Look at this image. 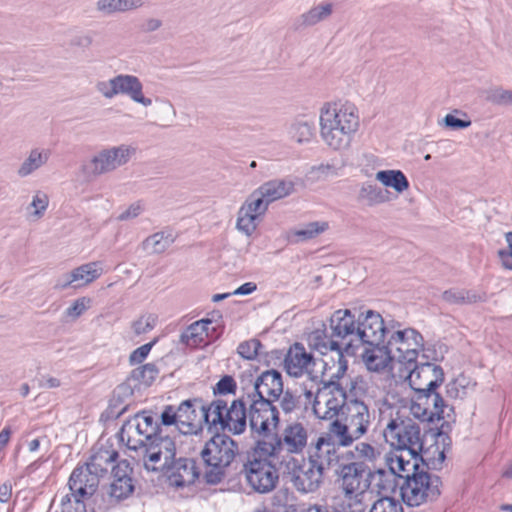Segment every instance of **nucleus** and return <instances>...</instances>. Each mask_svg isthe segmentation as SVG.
Here are the masks:
<instances>
[{
    "label": "nucleus",
    "mask_w": 512,
    "mask_h": 512,
    "mask_svg": "<svg viewBox=\"0 0 512 512\" xmlns=\"http://www.w3.org/2000/svg\"><path fill=\"white\" fill-rule=\"evenodd\" d=\"M407 369H410L407 376L409 385L418 394V401H424L423 404L427 406L420 412L422 403H417L412 406V413L422 421H433L434 417L446 423L453 420V407L435 392L444 381L443 369L436 363L417 360Z\"/></svg>",
    "instance_id": "obj_1"
},
{
    "label": "nucleus",
    "mask_w": 512,
    "mask_h": 512,
    "mask_svg": "<svg viewBox=\"0 0 512 512\" xmlns=\"http://www.w3.org/2000/svg\"><path fill=\"white\" fill-rule=\"evenodd\" d=\"M379 425L387 444L394 450L406 451L407 456L431 460L430 449H424V434L417 421L396 406L384 404L380 408Z\"/></svg>",
    "instance_id": "obj_2"
},
{
    "label": "nucleus",
    "mask_w": 512,
    "mask_h": 512,
    "mask_svg": "<svg viewBox=\"0 0 512 512\" xmlns=\"http://www.w3.org/2000/svg\"><path fill=\"white\" fill-rule=\"evenodd\" d=\"M360 126L358 108L351 102H326L319 110V133L332 151L350 149Z\"/></svg>",
    "instance_id": "obj_3"
},
{
    "label": "nucleus",
    "mask_w": 512,
    "mask_h": 512,
    "mask_svg": "<svg viewBox=\"0 0 512 512\" xmlns=\"http://www.w3.org/2000/svg\"><path fill=\"white\" fill-rule=\"evenodd\" d=\"M117 458L118 452L112 447H94L85 464L76 466L72 471L68 481L70 494L62 498V505L70 503L71 498L77 505H83L95 494L100 480Z\"/></svg>",
    "instance_id": "obj_4"
},
{
    "label": "nucleus",
    "mask_w": 512,
    "mask_h": 512,
    "mask_svg": "<svg viewBox=\"0 0 512 512\" xmlns=\"http://www.w3.org/2000/svg\"><path fill=\"white\" fill-rule=\"evenodd\" d=\"M199 456L205 467V481L218 484L225 478L227 469L237 467L244 455L230 436L217 433L202 445Z\"/></svg>",
    "instance_id": "obj_5"
},
{
    "label": "nucleus",
    "mask_w": 512,
    "mask_h": 512,
    "mask_svg": "<svg viewBox=\"0 0 512 512\" xmlns=\"http://www.w3.org/2000/svg\"><path fill=\"white\" fill-rule=\"evenodd\" d=\"M342 415V420H333L329 427L338 438V445L349 447L367 434L372 423V415L368 405L358 398L348 400Z\"/></svg>",
    "instance_id": "obj_6"
},
{
    "label": "nucleus",
    "mask_w": 512,
    "mask_h": 512,
    "mask_svg": "<svg viewBox=\"0 0 512 512\" xmlns=\"http://www.w3.org/2000/svg\"><path fill=\"white\" fill-rule=\"evenodd\" d=\"M339 467L337 474L345 498L349 501V506L355 505L352 512H363V500L373 481V471L363 462H350Z\"/></svg>",
    "instance_id": "obj_7"
},
{
    "label": "nucleus",
    "mask_w": 512,
    "mask_h": 512,
    "mask_svg": "<svg viewBox=\"0 0 512 512\" xmlns=\"http://www.w3.org/2000/svg\"><path fill=\"white\" fill-rule=\"evenodd\" d=\"M441 485L440 477L424 468L406 474L405 480L400 484L402 501L409 507L434 501L441 494Z\"/></svg>",
    "instance_id": "obj_8"
},
{
    "label": "nucleus",
    "mask_w": 512,
    "mask_h": 512,
    "mask_svg": "<svg viewBox=\"0 0 512 512\" xmlns=\"http://www.w3.org/2000/svg\"><path fill=\"white\" fill-rule=\"evenodd\" d=\"M335 371L330 374L328 381L318 388L315 395L311 391H306L308 399L313 398V413L319 419L330 420L338 416L340 411L345 410L346 403L353 397L348 396L345 390L337 382L341 377H336Z\"/></svg>",
    "instance_id": "obj_9"
},
{
    "label": "nucleus",
    "mask_w": 512,
    "mask_h": 512,
    "mask_svg": "<svg viewBox=\"0 0 512 512\" xmlns=\"http://www.w3.org/2000/svg\"><path fill=\"white\" fill-rule=\"evenodd\" d=\"M135 153L136 148L127 144L107 147L84 161L80 170L85 178L96 179L126 165Z\"/></svg>",
    "instance_id": "obj_10"
},
{
    "label": "nucleus",
    "mask_w": 512,
    "mask_h": 512,
    "mask_svg": "<svg viewBox=\"0 0 512 512\" xmlns=\"http://www.w3.org/2000/svg\"><path fill=\"white\" fill-rule=\"evenodd\" d=\"M162 429L150 413L143 411L124 422L119 438L128 449L142 453L145 446H148Z\"/></svg>",
    "instance_id": "obj_11"
},
{
    "label": "nucleus",
    "mask_w": 512,
    "mask_h": 512,
    "mask_svg": "<svg viewBox=\"0 0 512 512\" xmlns=\"http://www.w3.org/2000/svg\"><path fill=\"white\" fill-rule=\"evenodd\" d=\"M95 89L108 100L122 95L145 108L152 106L153 103L150 97L145 96L142 81L132 74H117L108 80H99L95 84Z\"/></svg>",
    "instance_id": "obj_12"
},
{
    "label": "nucleus",
    "mask_w": 512,
    "mask_h": 512,
    "mask_svg": "<svg viewBox=\"0 0 512 512\" xmlns=\"http://www.w3.org/2000/svg\"><path fill=\"white\" fill-rule=\"evenodd\" d=\"M387 337V349L395 361L409 367L416 362L424 341L417 330L401 328V324L396 323L388 329Z\"/></svg>",
    "instance_id": "obj_13"
},
{
    "label": "nucleus",
    "mask_w": 512,
    "mask_h": 512,
    "mask_svg": "<svg viewBox=\"0 0 512 512\" xmlns=\"http://www.w3.org/2000/svg\"><path fill=\"white\" fill-rule=\"evenodd\" d=\"M179 437V434L166 433V428L160 430L153 441L145 446V450L141 454L145 469L152 472L167 470L176 459L177 438Z\"/></svg>",
    "instance_id": "obj_14"
},
{
    "label": "nucleus",
    "mask_w": 512,
    "mask_h": 512,
    "mask_svg": "<svg viewBox=\"0 0 512 512\" xmlns=\"http://www.w3.org/2000/svg\"><path fill=\"white\" fill-rule=\"evenodd\" d=\"M245 395L248 401L249 427L258 437L269 436L280 422L279 411L269 399Z\"/></svg>",
    "instance_id": "obj_15"
},
{
    "label": "nucleus",
    "mask_w": 512,
    "mask_h": 512,
    "mask_svg": "<svg viewBox=\"0 0 512 512\" xmlns=\"http://www.w3.org/2000/svg\"><path fill=\"white\" fill-rule=\"evenodd\" d=\"M309 346L317 350L320 354L326 355L328 352L335 354L331 360L333 365L330 366L327 360H322L325 373L335 370L336 377H342L347 370V361L343 355L345 350L339 341V338L334 337L333 331L324 326L323 329H316L308 336Z\"/></svg>",
    "instance_id": "obj_16"
},
{
    "label": "nucleus",
    "mask_w": 512,
    "mask_h": 512,
    "mask_svg": "<svg viewBox=\"0 0 512 512\" xmlns=\"http://www.w3.org/2000/svg\"><path fill=\"white\" fill-rule=\"evenodd\" d=\"M240 464L247 482L256 492L267 493L276 487L279 476L271 460L243 456Z\"/></svg>",
    "instance_id": "obj_17"
},
{
    "label": "nucleus",
    "mask_w": 512,
    "mask_h": 512,
    "mask_svg": "<svg viewBox=\"0 0 512 512\" xmlns=\"http://www.w3.org/2000/svg\"><path fill=\"white\" fill-rule=\"evenodd\" d=\"M132 471L133 469L127 460H121L112 467V481L107 491L108 502L99 506L100 510H107L132 495L135 489L134 480L131 476Z\"/></svg>",
    "instance_id": "obj_18"
},
{
    "label": "nucleus",
    "mask_w": 512,
    "mask_h": 512,
    "mask_svg": "<svg viewBox=\"0 0 512 512\" xmlns=\"http://www.w3.org/2000/svg\"><path fill=\"white\" fill-rule=\"evenodd\" d=\"M390 327H385L382 316L368 310L360 313L357 318L356 340L357 348L364 345H380Z\"/></svg>",
    "instance_id": "obj_19"
},
{
    "label": "nucleus",
    "mask_w": 512,
    "mask_h": 512,
    "mask_svg": "<svg viewBox=\"0 0 512 512\" xmlns=\"http://www.w3.org/2000/svg\"><path fill=\"white\" fill-rule=\"evenodd\" d=\"M287 467L291 468L292 482L300 492H314L322 483L324 471L310 458L302 459L301 463L295 458H291L287 462Z\"/></svg>",
    "instance_id": "obj_20"
},
{
    "label": "nucleus",
    "mask_w": 512,
    "mask_h": 512,
    "mask_svg": "<svg viewBox=\"0 0 512 512\" xmlns=\"http://www.w3.org/2000/svg\"><path fill=\"white\" fill-rule=\"evenodd\" d=\"M340 447L338 438L333 435L331 428L328 426L327 431L317 439L309 458L324 471L339 463Z\"/></svg>",
    "instance_id": "obj_21"
},
{
    "label": "nucleus",
    "mask_w": 512,
    "mask_h": 512,
    "mask_svg": "<svg viewBox=\"0 0 512 512\" xmlns=\"http://www.w3.org/2000/svg\"><path fill=\"white\" fill-rule=\"evenodd\" d=\"M329 326L334 337L339 338L345 351L357 348V319L349 309L335 311L330 317Z\"/></svg>",
    "instance_id": "obj_22"
},
{
    "label": "nucleus",
    "mask_w": 512,
    "mask_h": 512,
    "mask_svg": "<svg viewBox=\"0 0 512 512\" xmlns=\"http://www.w3.org/2000/svg\"><path fill=\"white\" fill-rule=\"evenodd\" d=\"M202 407L201 398L187 399L179 404L178 430L181 434L191 437L202 430Z\"/></svg>",
    "instance_id": "obj_23"
},
{
    "label": "nucleus",
    "mask_w": 512,
    "mask_h": 512,
    "mask_svg": "<svg viewBox=\"0 0 512 512\" xmlns=\"http://www.w3.org/2000/svg\"><path fill=\"white\" fill-rule=\"evenodd\" d=\"M284 386L282 374L275 370H266L262 372L253 381L250 388L245 389V395L257 398V394L271 402L276 401L283 394Z\"/></svg>",
    "instance_id": "obj_24"
},
{
    "label": "nucleus",
    "mask_w": 512,
    "mask_h": 512,
    "mask_svg": "<svg viewBox=\"0 0 512 512\" xmlns=\"http://www.w3.org/2000/svg\"><path fill=\"white\" fill-rule=\"evenodd\" d=\"M102 273L101 262H89L61 275L55 283V288L59 290H65L69 287L80 288L98 279Z\"/></svg>",
    "instance_id": "obj_25"
},
{
    "label": "nucleus",
    "mask_w": 512,
    "mask_h": 512,
    "mask_svg": "<svg viewBox=\"0 0 512 512\" xmlns=\"http://www.w3.org/2000/svg\"><path fill=\"white\" fill-rule=\"evenodd\" d=\"M315 366V358L300 343L291 346L284 359V369L292 377L312 374Z\"/></svg>",
    "instance_id": "obj_26"
},
{
    "label": "nucleus",
    "mask_w": 512,
    "mask_h": 512,
    "mask_svg": "<svg viewBox=\"0 0 512 512\" xmlns=\"http://www.w3.org/2000/svg\"><path fill=\"white\" fill-rule=\"evenodd\" d=\"M308 442V429L300 422L287 424L282 433L278 435V444L283 451L289 454H300L304 451Z\"/></svg>",
    "instance_id": "obj_27"
},
{
    "label": "nucleus",
    "mask_w": 512,
    "mask_h": 512,
    "mask_svg": "<svg viewBox=\"0 0 512 512\" xmlns=\"http://www.w3.org/2000/svg\"><path fill=\"white\" fill-rule=\"evenodd\" d=\"M224 416L223 431H228L234 435H240L245 432L247 420H249L248 401L245 399V391L239 398L234 399L229 407L227 406Z\"/></svg>",
    "instance_id": "obj_28"
},
{
    "label": "nucleus",
    "mask_w": 512,
    "mask_h": 512,
    "mask_svg": "<svg viewBox=\"0 0 512 512\" xmlns=\"http://www.w3.org/2000/svg\"><path fill=\"white\" fill-rule=\"evenodd\" d=\"M163 473L168 474L170 484L175 487L191 485L200 475L196 462L183 457L176 458Z\"/></svg>",
    "instance_id": "obj_29"
},
{
    "label": "nucleus",
    "mask_w": 512,
    "mask_h": 512,
    "mask_svg": "<svg viewBox=\"0 0 512 512\" xmlns=\"http://www.w3.org/2000/svg\"><path fill=\"white\" fill-rule=\"evenodd\" d=\"M406 451L394 450L386 455V464L390 470L389 477H399L405 480L406 474H412V472L420 471L422 468L418 465V458H406L404 455Z\"/></svg>",
    "instance_id": "obj_30"
},
{
    "label": "nucleus",
    "mask_w": 512,
    "mask_h": 512,
    "mask_svg": "<svg viewBox=\"0 0 512 512\" xmlns=\"http://www.w3.org/2000/svg\"><path fill=\"white\" fill-rule=\"evenodd\" d=\"M212 324V320L210 319H201L193 322L181 334V343L189 347H198L202 344H206L207 338L215 330Z\"/></svg>",
    "instance_id": "obj_31"
},
{
    "label": "nucleus",
    "mask_w": 512,
    "mask_h": 512,
    "mask_svg": "<svg viewBox=\"0 0 512 512\" xmlns=\"http://www.w3.org/2000/svg\"><path fill=\"white\" fill-rule=\"evenodd\" d=\"M226 408L227 402L222 399L213 400L209 404H205L203 401L202 425H207L209 430L223 431Z\"/></svg>",
    "instance_id": "obj_32"
},
{
    "label": "nucleus",
    "mask_w": 512,
    "mask_h": 512,
    "mask_svg": "<svg viewBox=\"0 0 512 512\" xmlns=\"http://www.w3.org/2000/svg\"><path fill=\"white\" fill-rule=\"evenodd\" d=\"M51 150L48 148H32L23 162L17 169L20 178H26L45 166L51 157Z\"/></svg>",
    "instance_id": "obj_33"
},
{
    "label": "nucleus",
    "mask_w": 512,
    "mask_h": 512,
    "mask_svg": "<svg viewBox=\"0 0 512 512\" xmlns=\"http://www.w3.org/2000/svg\"><path fill=\"white\" fill-rule=\"evenodd\" d=\"M258 190L270 204L291 195L294 192V182L288 179H273L263 183Z\"/></svg>",
    "instance_id": "obj_34"
},
{
    "label": "nucleus",
    "mask_w": 512,
    "mask_h": 512,
    "mask_svg": "<svg viewBox=\"0 0 512 512\" xmlns=\"http://www.w3.org/2000/svg\"><path fill=\"white\" fill-rule=\"evenodd\" d=\"M363 353V360L370 371L379 372L384 370L390 362L395 361L389 353L387 345H370Z\"/></svg>",
    "instance_id": "obj_35"
},
{
    "label": "nucleus",
    "mask_w": 512,
    "mask_h": 512,
    "mask_svg": "<svg viewBox=\"0 0 512 512\" xmlns=\"http://www.w3.org/2000/svg\"><path fill=\"white\" fill-rule=\"evenodd\" d=\"M147 0H98L96 10L106 16L136 10L142 7Z\"/></svg>",
    "instance_id": "obj_36"
},
{
    "label": "nucleus",
    "mask_w": 512,
    "mask_h": 512,
    "mask_svg": "<svg viewBox=\"0 0 512 512\" xmlns=\"http://www.w3.org/2000/svg\"><path fill=\"white\" fill-rule=\"evenodd\" d=\"M277 444V434H275L270 440H258L252 451L248 452L244 457L269 459L272 461L273 458L279 457V455L283 451L282 446Z\"/></svg>",
    "instance_id": "obj_37"
},
{
    "label": "nucleus",
    "mask_w": 512,
    "mask_h": 512,
    "mask_svg": "<svg viewBox=\"0 0 512 512\" xmlns=\"http://www.w3.org/2000/svg\"><path fill=\"white\" fill-rule=\"evenodd\" d=\"M375 179L399 194H402L410 186L407 177L401 170H380L375 174Z\"/></svg>",
    "instance_id": "obj_38"
},
{
    "label": "nucleus",
    "mask_w": 512,
    "mask_h": 512,
    "mask_svg": "<svg viewBox=\"0 0 512 512\" xmlns=\"http://www.w3.org/2000/svg\"><path fill=\"white\" fill-rule=\"evenodd\" d=\"M391 193L375 184L365 183L359 190V200L369 207L381 205L390 201Z\"/></svg>",
    "instance_id": "obj_39"
},
{
    "label": "nucleus",
    "mask_w": 512,
    "mask_h": 512,
    "mask_svg": "<svg viewBox=\"0 0 512 512\" xmlns=\"http://www.w3.org/2000/svg\"><path fill=\"white\" fill-rule=\"evenodd\" d=\"M334 5L329 2H321L311 7L299 17L301 26L311 27L327 20L333 13Z\"/></svg>",
    "instance_id": "obj_40"
},
{
    "label": "nucleus",
    "mask_w": 512,
    "mask_h": 512,
    "mask_svg": "<svg viewBox=\"0 0 512 512\" xmlns=\"http://www.w3.org/2000/svg\"><path fill=\"white\" fill-rule=\"evenodd\" d=\"M476 383L469 377L460 374L446 386L448 397L453 399H464L470 392L474 391Z\"/></svg>",
    "instance_id": "obj_41"
},
{
    "label": "nucleus",
    "mask_w": 512,
    "mask_h": 512,
    "mask_svg": "<svg viewBox=\"0 0 512 512\" xmlns=\"http://www.w3.org/2000/svg\"><path fill=\"white\" fill-rule=\"evenodd\" d=\"M442 299L451 305H465L481 301L482 297L472 290L453 288L444 291Z\"/></svg>",
    "instance_id": "obj_42"
},
{
    "label": "nucleus",
    "mask_w": 512,
    "mask_h": 512,
    "mask_svg": "<svg viewBox=\"0 0 512 512\" xmlns=\"http://www.w3.org/2000/svg\"><path fill=\"white\" fill-rule=\"evenodd\" d=\"M175 241V237L170 232H157L145 239L143 248L150 253H163Z\"/></svg>",
    "instance_id": "obj_43"
},
{
    "label": "nucleus",
    "mask_w": 512,
    "mask_h": 512,
    "mask_svg": "<svg viewBox=\"0 0 512 512\" xmlns=\"http://www.w3.org/2000/svg\"><path fill=\"white\" fill-rule=\"evenodd\" d=\"M328 227L329 225L325 221L309 222L293 230L292 235L296 237V241H307L325 232Z\"/></svg>",
    "instance_id": "obj_44"
},
{
    "label": "nucleus",
    "mask_w": 512,
    "mask_h": 512,
    "mask_svg": "<svg viewBox=\"0 0 512 512\" xmlns=\"http://www.w3.org/2000/svg\"><path fill=\"white\" fill-rule=\"evenodd\" d=\"M355 461L364 464L374 463L380 457V451L367 442H359L354 447Z\"/></svg>",
    "instance_id": "obj_45"
},
{
    "label": "nucleus",
    "mask_w": 512,
    "mask_h": 512,
    "mask_svg": "<svg viewBox=\"0 0 512 512\" xmlns=\"http://www.w3.org/2000/svg\"><path fill=\"white\" fill-rule=\"evenodd\" d=\"M289 133L297 143H308L314 135V127L306 121H297L291 125Z\"/></svg>",
    "instance_id": "obj_46"
},
{
    "label": "nucleus",
    "mask_w": 512,
    "mask_h": 512,
    "mask_svg": "<svg viewBox=\"0 0 512 512\" xmlns=\"http://www.w3.org/2000/svg\"><path fill=\"white\" fill-rule=\"evenodd\" d=\"M269 203L256 189L243 203L242 207L257 217L264 215Z\"/></svg>",
    "instance_id": "obj_47"
},
{
    "label": "nucleus",
    "mask_w": 512,
    "mask_h": 512,
    "mask_svg": "<svg viewBox=\"0 0 512 512\" xmlns=\"http://www.w3.org/2000/svg\"><path fill=\"white\" fill-rule=\"evenodd\" d=\"M257 219L256 215L249 213L241 206L238 211L236 228L245 235L250 236L257 228Z\"/></svg>",
    "instance_id": "obj_48"
},
{
    "label": "nucleus",
    "mask_w": 512,
    "mask_h": 512,
    "mask_svg": "<svg viewBox=\"0 0 512 512\" xmlns=\"http://www.w3.org/2000/svg\"><path fill=\"white\" fill-rule=\"evenodd\" d=\"M49 205V197L48 195L41 190H38L34 193L32 197V201L28 206V209H33L31 212V217L34 220L41 219Z\"/></svg>",
    "instance_id": "obj_49"
},
{
    "label": "nucleus",
    "mask_w": 512,
    "mask_h": 512,
    "mask_svg": "<svg viewBox=\"0 0 512 512\" xmlns=\"http://www.w3.org/2000/svg\"><path fill=\"white\" fill-rule=\"evenodd\" d=\"M157 320L158 317L155 314H143L131 323V329L136 336L146 334L156 326Z\"/></svg>",
    "instance_id": "obj_50"
},
{
    "label": "nucleus",
    "mask_w": 512,
    "mask_h": 512,
    "mask_svg": "<svg viewBox=\"0 0 512 512\" xmlns=\"http://www.w3.org/2000/svg\"><path fill=\"white\" fill-rule=\"evenodd\" d=\"M443 123L446 127L452 130H461L470 127L472 122L466 113L460 110H455L454 114H447L444 117Z\"/></svg>",
    "instance_id": "obj_51"
},
{
    "label": "nucleus",
    "mask_w": 512,
    "mask_h": 512,
    "mask_svg": "<svg viewBox=\"0 0 512 512\" xmlns=\"http://www.w3.org/2000/svg\"><path fill=\"white\" fill-rule=\"evenodd\" d=\"M158 369L155 364L147 363L132 372V377L144 385H150L157 377Z\"/></svg>",
    "instance_id": "obj_52"
},
{
    "label": "nucleus",
    "mask_w": 512,
    "mask_h": 512,
    "mask_svg": "<svg viewBox=\"0 0 512 512\" xmlns=\"http://www.w3.org/2000/svg\"><path fill=\"white\" fill-rule=\"evenodd\" d=\"M369 512H403V507L397 499L385 496L376 500Z\"/></svg>",
    "instance_id": "obj_53"
},
{
    "label": "nucleus",
    "mask_w": 512,
    "mask_h": 512,
    "mask_svg": "<svg viewBox=\"0 0 512 512\" xmlns=\"http://www.w3.org/2000/svg\"><path fill=\"white\" fill-rule=\"evenodd\" d=\"M390 471L386 472L383 469L373 471V480H377L376 486L379 492H389L394 490L398 483L395 482L396 476L389 477Z\"/></svg>",
    "instance_id": "obj_54"
},
{
    "label": "nucleus",
    "mask_w": 512,
    "mask_h": 512,
    "mask_svg": "<svg viewBox=\"0 0 512 512\" xmlns=\"http://www.w3.org/2000/svg\"><path fill=\"white\" fill-rule=\"evenodd\" d=\"M91 305L89 297H81L75 300L71 306L65 310V316L74 321L79 318Z\"/></svg>",
    "instance_id": "obj_55"
},
{
    "label": "nucleus",
    "mask_w": 512,
    "mask_h": 512,
    "mask_svg": "<svg viewBox=\"0 0 512 512\" xmlns=\"http://www.w3.org/2000/svg\"><path fill=\"white\" fill-rule=\"evenodd\" d=\"M262 344L257 339H251L239 344L237 351L241 357L247 360L255 359L259 353Z\"/></svg>",
    "instance_id": "obj_56"
},
{
    "label": "nucleus",
    "mask_w": 512,
    "mask_h": 512,
    "mask_svg": "<svg viewBox=\"0 0 512 512\" xmlns=\"http://www.w3.org/2000/svg\"><path fill=\"white\" fill-rule=\"evenodd\" d=\"M279 406L285 414H290L299 408V397L290 390H283V394L277 399Z\"/></svg>",
    "instance_id": "obj_57"
},
{
    "label": "nucleus",
    "mask_w": 512,
    "mask_h": 512,
    "mask_svg": "<svg viewBox=\"0 0 512 512\" xmlns=\"http://www.w3.org/2000/svg\"><path fill=\"white\" fill-rule=\"evenodd\" d=\"M162 428H166V433H169V428L175 425L178 429V410L172 405H168L164 408L161 413V424Z\"/></svg>",
    "instance_id": "obj_58"
},
{
    "label": "nucleus",
    "mask_w": 512,
    "mask_h": 512,
    "mask_svg": "<svg viewBox=\"0 0 512 512\" xmlns=\"http://www.w3.org/2000/svg\"><path fill=\"white\" fill-rule=\"evenodd\" d=\"M236 388L237 384L234 378L230 375H225L217 382L214 392L220 395L235 394Z\"/></svg>",
    "instance_id": "obj_59"
},
{
    "label": "nucleus",
    "mask_w": 512,
    "mask_h": 512,
    "mask_svg": "<svg viewBox=\"0 0 512 512\" xmlns=\"http://www.w3.org/2000/svg\"><path fill=\"white\" fill-rule=\"evenodd\" d=\"M156 342H157V339H154L153 341H151L147 344H144V345L138 347L137 349H135L130 354V357H129L130 363L131 364L142 363L145 360V358L148 356L150 350L152 349V347L155 345Z\"/></svg>",
    "instance_id": "obj_60"
},
{
    "label": "nucleus",
    "mask_w": 512,
    "mask_h": 512,
    "mask_svg": "<svg viewBox=\"0 0 512 512\" xmlns=\"http://www.w3.org/2000/svg\"><path fill=\"white\" fill-rule=\"evenodd\" d=\"M489 99L497 105L512 106V90L495 89Z\"/></svg>",
    "instance_id": "obj_61"
},
{
    "label": "nucleus",
    "mask_w": 512,
    "mask_h": 512,
    "mask_svg": "<svg viewBox=\"0 0 512 512\" xmlns=\"http://www.w3.org/2000/svg\"><path fill=\"white\" fill-rule=\"evenodd\" d=\"M143 208L140 203L130 205L124 212L119 215V220H128L137 217L142 212Z\"/></svg>",
    "instance_id": "obj_62"
},
{
    "label": "nucleus",
    "mask_w": 512,
    "mask_h": 512,
    "mask_svg": "<svg viewBox=\"0 0 512 512\" xmlns=\"http://www.w3.org/2000/svg\"><path fill=\"white\" fill-rule=\"evenodd\" d=\"M38 385L40 388H47V389L58 388L61 385V381L56 377H53L50 375H44L39 380Z\"/></svg>",
    "instance_id": "obj_63"
},
{
    "label": "nucleus",
    "mask_w": 512,
    "mask_h": 512,
    "mask_svg": "<svg viewBox=\"0 0 512 512\" xmlns=\"http://www.w3.org/2000/svg\"><path fill=\"white\" fill-rule=\"evenodd\" d=\"M93 38L90 34H83L80 36H77L73 40V45L80 47V48H88L92 45Z\"/></svg>",
    "instance_id": "obj_64"
}]
</instances>
